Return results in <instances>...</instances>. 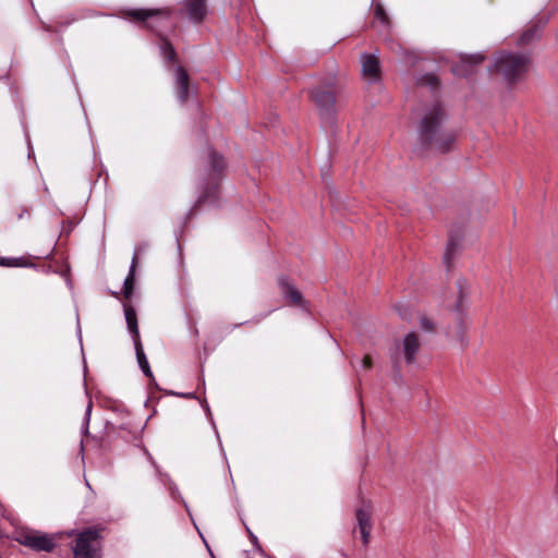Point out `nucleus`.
I'll return each instance as SVG.
<instances>
[{
	"label": "nucleus",
	"mask_w": 558,
	"mask_h": 558,
	"mask_svg": "<svg viewBox=\"0 0 558 558\" xmlns=\"http://www.w3.org/2000/svg\"><path fill=\"white\" fill-rule=\"evenodd\" d=\"M31 216V209L29 208H22L21 211L17 214L19 219H23L24 217Z\"/></svg>",
	"instance_id": "31"
},
{
	"label": "nucleus",
	"mask_w": 558,
	"mask_h": 558,
	"mask_svg": "<svg viewBox=\"0 0 558 558\" xmlns=\"http://www.w3.org/2000/svg\"><path fill=\"white\" fill-rule=\"evenodd\" d=\"M459 247H460L459 242L456 239L450 238L448 240L446 251L444 253V262L448 269L451 268V263H452L453 258L456 257V255L459 251Z\"/></svg>",
	"instance_id": "22"
},
{
	"label": "nucleus",
	"mask_w": 558,
	"mask_h": 558,
	"mask_svg": "<svg viewBox=\"0 0 558 558\" xmlns=\"http://www.w3.org/2000/svg\"><path fill=\"white\" fill-rule=\"evenodd\" d=\"M138 264V252L135 251L131 260L129 274L123 283V295L125 299H130L134 291L135 283V271Z\"/></svg>",
	"instance_id": "19"
},
{
	"label": "nucleus",
	"mask_w": 558,
	"mask_h": 558,
	"mask_svg": "<svg viewBox=\"0 0 558 558\" xmlns=\"http://www.w3.org/2000/svg\"><path fill=\"white\" fill-rule=\"evenodd\" d=\"M111 294H112L114 298H117V299H119V298H120V293H119V292H111Z\"/></svg>",
	"instance_id": "32"
},
{
	"label": "nucleus",
	"mask_w": 558,
	"mask_h": 558,
	"mask_svg": "<svg viewBox=\"0 0 558 558\" xmlns=\"http://www.w3.org/2000/svg\"><path fill=\"white\" fill-rule=\"evenodd\" d=\"M361 362H362V367L365 369H371L373 367V361L369 355H365Z\"/></svg>",
	"instance_id": "29"
},
{
	"label": "nucleus",
	"mask_w": 558,
	"mask_h": 558,
	"mask_svg": "<svg viewBox=\"0 0 558 558\" xmlns=\"http://www.w3.org/2000/svg\"><path fill=\"white\" fill-rule=\"evenodd\" d=\"M375 17L384 25H389V17L381 4H376L374 10Z\"/></svg>",
	"instance_id": "24"
},
{
	"label": "nucleus",
	"mask_w": 558,
	"mask_h": 558,
	"mask_svg": "<svg viewBox=\"0 0 558 558\" xmlns=\"http://www.w3.org/2000/svg\"><path fill=\"white\" fill-rule=\"evenodd\" d=\"M174 10L171 8L161 9H131L125 11V16L132 21L143 22L144 26L160 38V52L167 62L177 60V51L169 39L162 34L163 31H173L177 24L172 21Z\"/></svg>",
	"instance_id": "2"
},
{
	"label": "nucleus",
	"mask_w": 558,
	"mask_h": 558,
	"mask_svg": "<svg viewBox=\"0 0 558 558\" xmlns=\"http://www.w3.org/2000/svg\"><path fill=\"white\" fill-rule=\"evenodd\" d=\"M545 23L546 22L538 20L537 22L526 25V27L518 38L517 45L520 47H525L537 41L541 38Z\"/></svg>",
	"instance_id": "15"
},
{
	"label": "nucleus",
	"mask_w": 558,
	"mask_h": 558,
	"mask_svg": "<svg viewBox=\"0 0 558 558\" xmlns=\"http://www.w3.org/2000/svg\"><path fill=\"white\" fill-rule=\"evenodd\" d=\"M277 282L283 299L288 301L289 304L305 312L310 311V303L303 298L302 293L287 276H280Z\"/></svg>",
	"instance_id": "9"
},
{
	"label": "nucleus",
	"mask_w": 558,
	"mask_h": 558,
	"mask_svg": "<svg viewBox=\"0 0 558 558\" xmlns=\"http://www.w3.org/2000/svg\"><path fill=\"white\" fill-rule=\"evenodd\" d=\"M15 541L34 551L52 553L57 546L58 537L56 534L23 527L16 531Z\"/></svg>",
	"instance_id": "5"
},
{
	"label": "nucleus",
	"mask_w": 558,
	"mask_h": 558,
	"mask_svg": "<svg viewBox=\"0 0 558 558\" xmlns=\"http://www.w3.org/2000/svg\"><path fill=\"white\" fill-rule=\"evenodd\" d=\"M134 349L136 353V360L138 363L140 368L144 373L145 376H147L150 379V383L156 384L155 377L153 375V372L150 369L149 363L147 361V357L143 350L142 342L134 343Z\"/></svg>",
	"instance_id": "20"
},
{
	"label": "nucleus",
	"mask_w": 558,
	"mask_h": 558,
	"mask_svg": "<svg viewBox=\"0 0 558 558\" xmlns=\"http://www.w3.org/2000/svg\"><path fill=\"white\" fill-rule=\"evenodd\" d=\"M357 527L360 530L364 546L369 543L371 531H372V514L371 511L359 508L355 512Z\"/></svg>",
	"instance_id": "16"
},
{
	"label": "nucleus",
	"mask_w": 558,
	"mask_h": 558,
	"mask_svg": "<svg viewBox=\"0 0 558 558\" xmlns=\"http://www.w3.org/2000/svg\"><path fill=\"white\" fill-rule=\"evenodd\" d=\"M174 74L177 98L181 105H184L187 101L190 94L192 92L196 93L197 87H191L190 76L183 66H177L174 70Z\"/></svg>",
	"instance_id": "12"
},
{
	"label": "nucleus",
	"mask_w": 558,
	"mask_h": 558,
	"mask_svg": "<svg viewBox=\"0 0 558 558\" xmlns=\"http://www.w3.org/2000/svg\"><path fill=\"white\" fill-rule=\"evenodd\" d=\"M362 73L369 78H378L379 76V61L375 54L364 53L361 57Z\"/></svg>",
	"instance_id": "17"
},
{
	"label": "nucleus",
	"mask_w": 558,
	"mask_h": 558,
	"mask_svg": "<svg viewBox=\"0 0 558 558\" xmlns=\"http://www.w3.org/2000/svg\"><path fill=\"white\" fill-rule=\"evenodd\" d=\"M92 410H93V402L89 400L88 404L86 407L84 422H83V426H82V434L84 437H87L89 435L88 425H89V421H90Z\"/></svg>",
	"instance_id": "23"
},
{
	"label": "nucleus",
	"mask_w": 558,
	"mask_h": 558,
	"mask_svg": "<svg viewBox=\"0 0 558 558\" xmlns=\"http://www.w3.org/2000/svg\"><path fill=\"white\" fill-rule=\"evenodd\" d=\"M167 395L177 396V397H181V398H184V399H196L197 398L195 392L168 391Z\"/></svg>",
	"instance_id": "27"
},
{
	"label": "nucleus",
	"mask_w": 558,
	"mask_h": 558,
	"mask_svg": "<svg viewBox=\"0 0 558 558\" xmlns=\"http://www.w3.org/2000/svg\"><path fill=\"white\" fill-rule=\"evenodd\" d=\"M420 327L422 330L427 332L435 331V325L427 316H422L420 318Z\"/></svg>",
	"instance_id": "25"
},
{
	"label": "nucleus",
	"mask_w": 558,
	"mask_h": 558,
	"mask_svg": "<svg viewBox=\"0 0 558 558\" xmlns=\"http://www.w3.org/2000/svg\"><path fill=\"white\" fill-rule=\"evenodd\" d=\"M446 118V111L438 101L425 110L417 126V136L422 148L438 154H447L453 149L457 133L444 126Z\"/></svg>",
	"instance_id": "1"
},
{
	"label": "nucleus",
	"mask_w": 558,
	"mask_h": 558,
	"mask_svg": "<svg viewBox=\"0 0 558 558\" xmlns=\"http://www.w3.org/2000/svg\"><path fill=\"white\" fill-rule=\"evenodd\" d=\"M458 299L452 307L458 324L462 327L463 318L466 310V301L469 298V286L465 279L461 278L457 281Z\"/></svg>",
	"instance_id": "13"
},
{
	"label": "nucleus",
	"mask_w": 558,
	"mask_h": 558,
	"mask_svg": "<svg viewBox=\"0 0 558 558\" xmlns=\"http://www.w3.org/2000/svg\"><path fill=\"white\" fill-rule=\"evenodd\" d=\"M124 315L128 329L132 335L133 343L142 342L135 310L131 305L124 304Z\"/></svg>",
	"instance_id": "18"
},
{
	"label": "nucleus",
	"mask_w": 558,
	"mask_h": 558,
	"mask_svg": "<svg viewBox=\"0 0 558 558\" xmlns=\"http://www.w3.org/2000/svg\"><path fill=\"white\" fill-rule=\"evenodd\" d=\"M246 530L248 533V538H250L252 545L254 546V548L257 549L258 551H263L262 544L259 543L257 536L250 529H246Z\"/></svg>",
	"instance_id": "26"
},
{
	"label": "nucleus",
	"mask_w": 558,
	"mask_h": 558,
	"mask_svg": "<svg viewBox=\"0 0 558 558\" xmlns=\"http://www.w3.org/2000/svg\"><path fill=\"white\" fill-rule=\"evenodd\" d=\"M391 360H392V368H393L395 375L400 376L401 365H400V360H399L398 355L396 354V355L391 356Z\"/></svg>",
	"instance_id": "28"
},
{
	"label": "nucleus",
	"mask_w": 558,
	"mask_h": 558,
	"mask_svg": "<svg viewBox=\"0 0 558 558\" xmlns=\"http://www.w3.org/2000/svg\"><path fill=\"white\" fill-rule=\"evenodd\" d=\"M532 65L531 54L526 52L500 51L490 66V71L500 75L508 89L522 82Z\"/></svg>",
	"instance_id": "4"
},
{
	"label": "nucleus",
	"mask_w": 558,
	"mask_h": 558,
	"mask_svg": "<svg viewBox=\"0 0 558 558\" xmlns=\"http://www.w3.org/2000/svg\"><path fill=\"white\" fill-rule=\"evenodd\" d=\"M100 530L88 527L82 531L73 548L74 558H100Z\"/></svg>",
	"instance_id": "6"
},
{
	"label": "nucleus",
	"mask_w": 558,
	"mask_h": 558,
	"mask_svg": "<svg viewBox=\"0 0 558 558\" xmlns=\"http://www.w3.org/2000/svg\"><path fill=\"white\" fill-rule=\"evenodd\" d=\"M485 58L483 53L460 54L459 61L451 68L452 73L460 77L470 78L476 73L477 66L484 62Z\"/></svg>",
	"instance_id": "10"
},
{
	"label": "nucleus",
	"mask_w": 558,
	"mask_h": 558,
	"mask_svg": "<svg viewBox=\"0 0 558 558\" xmlns=\"http://www.w3.org/2000/svg\"><path fill=\"white\" fill-rule=\"evenodd\" d=\"M177 12L192 23L201 24L208 14L207 0H183Z\"/></svg>",
	"instance_id": "8"
},
{
	"label": "nucleus",
	"mask_w": 558,
	"mask_h": 558,
	"mask_svg": "<svg viewBox=\"0 0 558 558\" xmlns=\"http://www.w3.org/2000/svg\"><path fill=\"white\" fill-rule=\"evenodd\" d=\"M0 266H3V267H34L35 264L31 262L29 256L2 257V258H0Z\"/></svg>",
	"instance_id": "21"
},
{
	"label": "nucleus",
	"mask_w": 558,
	"mask_h": 558,
	"mask_svg": "<svg viewBox=\"0 0 558 558\" xmlns=\"http://www.w3.org/2000/svg\"><path fill=\"white\" fill-rule=\"evenodd\" d=\"M226 168L225 157L216 149L208 148L204 174L199 182V193L189 216L193 215L205 204H216L218 202L219 186L225 178Z\"/></svg>",
	"instance_id": "3"
},
{
	"label": "nucleus",
	"mask_w": 558,
	"mask_h": 558,
	"mask_svg": "<svg viewBox=\"0 0 558 558\" xmlns=\"http://www.w3.org/2000/svg\"><path fill=\"white\" fill-rule=\"evenodd\" d=\"M123 415L128 418L125 422L121 424H116L113 422H107L106 424V433L108 436L117 434L125 441H137L140 439L141 429L137 425L133 424L130 420V413L128 411L123 412Z\"/></svg>",
	"instance_id": "11"
},
{
	"label": "nucleus",
	"mask_w": 558,
	"mask_h": 558,
	"mask_svg": "<svg viewBox=\"0 0 558 558\" xmlns=\"http://www.w3.org/2000/svg\"><path fill=\"white\" fill-rule=\"evenodd\" d=\"M311 98L316 105L319 114L324 119H331L337 112L336 92L333 84L313 87Z\"/></svg>",
	"instance_id": "7"
},
{
	"label": "nucleus",
	"mask_w": 558,
	"mask_h": 558,
	"mask_svg": "<svg viewBox=\"0 0 558 558\" xmlns=\"http://www.w3.org/2000/svg\"><path fill=\"white\" fill-rule=\"evenodd\" d=\"M44 191H45V193H46L47 195H49V194H50V193H49V189H48L47 186H45Z\"/></svg>",
	"instance_id": "33"
},
{
	"label": "nucleus",
	"mask_w": 558,
	"mask_h": 558,
	"mask_svg": "<svg viewBox=\"0 0 558 558\" xmlns=\"http://www.w3.org/2000/svg\"><path fill=\"white\" fill-rule=\"evenodd\" d=\"M421 349L420 339L416 332L407 333L402 341V354L408 365H412L416 361V354Z\"/></svg>",
	"instance_id": "14"
},
{
	"label": "nucleus",
	"mask_w": 558,
	"mask_h": 558,
	"mask_svg": "<svg viewBox=\"0 0 558 558\" xmlns=\"http://www.w3.org/2000/svg\"><path fill=\"white\" fill-rule=\"evenodd\" d=\"M424 80L426 81L427 84L432 85V86H437L438 85V80L435 75H426L424 77Z\"/></svg>",
	"instance_id": "30"
}]
</instances>
